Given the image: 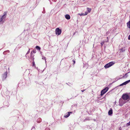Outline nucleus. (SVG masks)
Instances as JSON below:
<instances>
[{
    "label": "nucleus",
    "mask_w": 130,
    "mask_h": 130,
    "mask_svg": "<svg viewBox=\"0 0 130 130\" xmlns=\"http://www.w3.org/2000/svg\"><path fill=\"white\" fill-rule=\"evenodd\" d=\"M61 29H60L59 28H57L55 30V32L56 34L60 35L61 34Z\"/></svg>",
    "instance_id": "nucleus-5"
},
{
    "label": "nucleus",
    "mask_w": 130,
    "mask_h": 130,
    "mask_svg": "<svg viewBox=\"0 0 130 130\" xmlns=\"http://www.w3.org/2000/svg\"><path fill=\"white\" fill-rule=\"evenodd\" d=\"M127 77V73L125 74L122 77L123 78H126Z\"/></svg>",
    "instance_id": "nucleus-14"
},
{
    "label": "nucleus",
    "mask_w": 130,
    "mask_h": 130,
    "mask_svg": "<svg viewBox=\"0 0 130 130\" xmlns=\"http://www.w3.org/2000/svg\"><path fill=\"white\" fill-rule=\"evenodd\" d=\"M104 42H101V44L102 46L103 45V44H104Z\"/></svg>",
    "instance_id": "nucleus-23"
},
{
    "label": "nucleus",
    "mask_w": 130,
    "mask_h": 130,
    "mask_svg": "<svg viewBox=\"0 0 130 130\" xmlns=\"http://www.w3.org/2000/svg\"><path fill=\"white\" fill-rule=\"evenodd\" d=\"M127 25L128 27L130 28V21H129L127 23Z\"/></svg>",
    "instance_id": "nucleus-13"
},
{
    "label": "nucleus",
    "mask_w": 130,
    "mask_h": 130,
    "mask_svg": "<svg viewBox=\"0 0 130 130\" xmlns=\"http://www.w3.org/2000/svg\"><path fill=\"white\" fill-rule=\"evenodd\" d=\"M45 130H50V129L49 128H46Z\"/></svg>",
    "instance_id": "nucleus-26"
},
{
    "label": "nucleus",
    "mask_w": 130,
    "mask_h": 130,
    "mask_svg": "<svg viewBox=\"0 0 130 130\" xmlns=\"http://www.w3.org/2000/svg\"><path fill=\"white\" fill-rule=\"evenodd\" d=\"M126 85V83H125V82L123 83L122 84H120L119 86H123L124 85Z\"/></svg>",
    "instance_id": "nucleus-17"
},
{
    "label": "nucleus",
    "mask_w": 130,
    "mask_h": 130,
    "mask_svg": "<svg viewBox=\"0 0 130 130\" xmlns=\"http://www.w3.org/2000/svg\"><path fill=\"white\" fill-rule=\"evenodd\" d=\"M115 63V62L113 61L111 62L106 64L104 66L105 68H108L112 66Z\"/></svg>",
    "instance_id": "nucleus-1"
},
{
    "label": "nucleus",
    "mask_w": 130,
    "mask_h": 130,
    "mask_svg": "<svg viewBox=\"0 0 130 130\" xmlns=\"http://www.w3.org/2000/svg\"><path fill=\"white\" fill-rule=\"evenodd\" d=\"M8 51H8L9 52V50H8V51Z\"/></svg>",
    "instance_id": "nucleus-33"
},
{
    "label": "nucleus",
    "mask_w": 130,
    "mask_h": 130,
    "mask_svg": "<svg viewBox=\"0 0 130 130\" xmlns=\"http://www.w3.org/2000/svg\"><path fill=\"white\" fill-rule=\"evenodd\" d=\"M6 14L7 12H4V13L3 15L2 16L3 18H4L5 19L6 16Z\"/></svg>",
    "instance_id": "nucleus-11"
},
{
    "label": "nucleus",
    "mask_w": 130,
    "mask_h": 130,
    "mask_svg": "<svg viewBox=\"0 0 130 130\" xmlns=\"http://www.w3.org/2000/svg\"><path fill=\"white\" fill-rule=\"evenodd\" d=\"M120 50L122 52H123L125 51V50L124 48H122L120 49Z\"/></svg>",
    "instance_id": "nucleus-19"
},
{
    "label": "nucleus",
    "mask_w": 130,
    "mask_h": 130,
    "mask_svg": "<svg viewBox=\"0 0 130 130\" xmlns=\"http://www.w3.org/2000/svg\"><path fill=\"white\" fill-rule=\"evenodd\" d=\"M36 49L40 50V47H39V46H37L36 47Z\"/></svg>",
    "instance_id": "nucleus-16"
},
{
    "label": "nucleus",
    "mask_w": 130,
    "mask_h": 130,
    "mask_svg": "<svg viewBox=\"0 0 130 130\" xmlns=\"http://www.w3.org/2000/svg\"><path fill=\"white\" fill-rule=\"evenodd\" d=\"M33 66H34L35 65V63L34 61H33L32 62Z\"/></svg>",
    "instance_id": "nucleus-25"
},
{
    "label": "nucleus",
    "mask_w": 130,
    "mask_h": 130,
    "mask_svg": "<svg viewBox=\"0 0 130 130\" xmlns=\"http://www.w3.org/2000/svg\"><path fill=\"white\" fill-rule=\"evenodd\" d=\"M33 52L34 53H36V50H35V51H33Z\"/></svg>",
    "instance_id": "nucleus-29"
},
{
    "label": "nucleus",
    "mask_w": 130,
    "mask_h": 130,
    "mask_svg": "<svg viewBox=\"0 0 130 130\" xmlns=\"http://www.w3.org/2000/svg\"><path fill=\"white\" fill-rule=\"evenodd\" d=\"M78 14L80 16L85 15L84 13H79Z\"/></svg>",
    "instance_id": "nucleus-22"
},
{
    "label": "nucleus",
    "mask_w": 130,
    "mask_h": 130,
    "mask_svg": "<svg viewBox=\"0 0 130 130\" xmlns=\"http://www.w3.org/2000/svg\"><path fill=\"white\" fill-rule=\"evenodd\" d=\"M130 125V121L128 123H127L126 124V126H128Z\"/></svg>",
    "instance_id": "nucleus-18"
},
{
    "label": "nucleus",
    "mask_w": 130,
    "mask_h": 130,
    "mask_svg": "<svg viewBox=\"0 0 130 130\" xmlns=\"http://www.w3.org/2000/svg\"><path fill=\"white\" fill-rule=\"evenodd\" d=\"M125 101L122 99H120L119 101V105L120 106H122L123 105L125 104L126 102Z\"/></svg>",
    "instance_id": "nucleus-4"
},
{
    "label": "nucleus",
    "mask_w": 130,
    "mask_h": 130,
    "mask_svg": "<svg viewBox=\"0 0 130 130\" xmlns=\"http://www.w3.org/2000/svg\"><path fill=\"white\" fill-rule=\"evenodd\" d=\"M108 89V88L107 87H106L102 90L101 92V96L103 95L107 91Z\"/></svg>",
    "instance_id": "nucleus-2"
},
{
    "label": "nucleus",
    "mask_w": 130,
    "mask_h": 130,
    "mask_svg": "<svg viewBox=\"0 0 130 130\" xmlns=\"http://www.w3.org/2000/svg\"><path fill=\"white\" fill-rule=\"evenodd\" d=\"M73 62H74V63H75V60H73Z\"/></svg>",
    "instance_id": "nucleus-31"
},
{
    "label": "nucleus",
    "mask_w": 130,
    "mask_h": 130,
    "mask_svg": "<svg viewBox=\"0 0 130 130\" xmlns=\"http://www.w3.org/2000/svg\"><path fill=\"white\" fill-rule=\"evenodd\" d=\"M72 113V112H68V113H66L64 116L65 118H67L70 115V113Z\"/></svg>",
    "instance_id": "nucleus-8"
},
{
    "label": "nucleus",
    "mask_w": 130,
    "mask_h": 130,
    "mask_svg": "<svg viewBox=\"0 0 130 130\" xmlns=\"http://www.w3.org/2000/svg\"><path fill=\"white\" fill-rule=\"evenodd\" d=\"M122 98L124 100L128 99L129 98V96L127 94H124L122 95Z\"/></svg>",
    "instance_id": "nucleus-3"
},
{
    "label": "nucleus",
    "mask_w": 130,
    "mask_h": 130,
    "mask_svg": "<svg viewBox=\"0 0 130 130\" xmlns=\"http://www.w3.org/2000/svg\"><path fill=\"white\" fill-rule=\"evenodd\" d=\"M8 51H8L9 52V50H8V51Z\"/></svg>",
    "instance_id": "nucleus-32"
},
{
    "label": "nucleus",
    "mask_w": 130,
    "mask_h": 130,
    "mask_svg": "<svg viewBox=\"0 0 130 130\" xmlns=\"http://www.w3.org/2000/svg\"><path fill=\"white\" fill-rule=\"evenodd\" d=\"M112 110L111 108H110V110H109L108 112V115H112Z\"/></svg>",
    "instance_id": "nucleus-9"
},
{
    "label": "nucleus",
    "mask_w": 130,
    "mask_h": 130,
    "mask_svg": "<svg viewBox=\"0 0 130 130\" xmlns=\"http://www.w3.org/2000/svg\"><path fill=\"white\" fill-rule=\"evenodd\" d=\"M87 14H88V12H85V13H84L85 15H87Z\"/></svg>",
    "instance_id": "nucleus-24"
},
{
    "label": "nucleus",
    "mask_w": 130,
    "mask_h": 130,
    "mask_svg": "<svg viewBox=\"0 0 130 130\" xmlns=\"http://www.w3.org/2000/svg\"><path fill=\"white\" fill-rule=\"evenodd\" d=\"M85 90V89L84 90H82L81 91L82 92H83Z\"/></svg>",
    "instance_id": "nucleus-30"
},
{
    "label": "nucleus",
    "mask_w": 130,
    "mask_h": 130,
    "mask_svg": "<svg viewBox=\"0 0 130 130\" xmlns=\"http://www.w3.org/2000/svg\"><path fill=\"white\" fill-rule=\"evenodd\" d=\"M41 119L40 118H39L37 119V122L38 123H40L41 122Z\"/></svg>",
    "instance_id": "nucleus-12"
},
{
    "label": "nucleus",
    "mask_w": 130,
    "mask_h": 130,
    "mask_svg": "<svg viewBox=\"0 0 130 130\" xmlns=\"http://www.w3.org/2000/svg\"><path fill=\"white\" fill-rule=\"evenodd\" d=\"M128 39L129 40H130V35H129L128 37Z\"/></svg>",
    "instance_id": "nucleus-28"
},
{
    "label": "nucleus",
    "mask_w": 130,
    "mask_h": 130,
    "mask_svg": "<svg viewBox=\"0 0 130 130\" xmlns=\"http://www.w3.org/2000/svg\"><path fill=\"white\" fill-rule=\"evenodd\" d=\"M42 59H44L45 60V63L46 62V58L44 56H42Z\"/></svg>",
    "instance_id": "nucleus-20"
},
{
    "label": "nucleus",
    "mask_w": 130,
    "mask_h": 130,
    "mask_svg": "<svg viewBox=\"0 0 130 130\" xmlns=\"http://www.w3.org/2000/svg\"><path fill=\"white\" fill-rule=\"evenodd\" d=\"M7 72H5L4 74H3V80L5 79L7 77Z\"/></svg>",
    "instance_id": "nucleus-7"
},
{
    "label": "nucleus",
    "mask_w": 130,
    "mask_h": 130,
    "mask_svg": "<svg viewBox=\"0 0 130 130\" xmlns=\"http://www.w3.org/2000/svg\"><path fill=\"white\" fill-rule=\"evenodd\" d=\"M125 82V83H126V84H127L128 83H129L130 82V79L128 80H127V81Z\"/></svg>",
    "instance_id": "nucleus-21"
},
{
    "label": "nucleus",
    "mask_w": 130,
    "mask_h": 130,
    "mask_svg": "<svg viewBox=\"0 0 130 130\" xmlns=\"http://www.w3.org/2000/svg\"><path fill=\"white\" fill-rule=\"evenodd\" d=\"M87 10L89 13H90L91 11V9L88 8H87Z\"/></svg>",
    "instance_id": "nucleus-15"
},
{
    "label": "nucleus",
    "mask_w": 130,
    "mask_h": 130,
    "mask_svg": "<svg viewBox=\"0 0 130 130\" xmlns=\"http://www.w3.org/2000/svg\"><path fill=\"white\" fill-rule=\"evenodd\" d=\"M29 52H30L29 49V50L26 53V54H27L28 53H29Z\"/></svg>",
    "instance_id": "nucleus-27"
},
{
    "label": "nucleus",
    "mask_w": 130,
    "mask_h": 130,
    "mask_svg": "<svg viewBox=\"0 0 130 130\" xmlns=\"http://www.w3.org/2000/svg\"><path fill=\"white\" fill-rule=\"evenodd\" d=\"M5 19V18H3L2 16L0 15V23L2 24L4 22V19Z\"/></svg>",
    "instance_id": "nucleus-6"
},
{
    "label": "nucleus",
    "mask_w": 130,
    "mask_h": 130,
    "mask_svg": "<svg viewBox=\"0 0 130 130\" xmlns=\"http://www.w3.org/2000/svg\"><path fill=\"white\" fill-rule=\"evenodd\" d=\"M65 17L66 19L67 20H69L70 19V15L68 14H66L65 15Z\"/></svg>",
    "instance_id": "nucleus-10"
}]
</instances>
